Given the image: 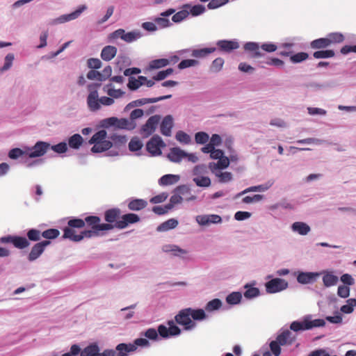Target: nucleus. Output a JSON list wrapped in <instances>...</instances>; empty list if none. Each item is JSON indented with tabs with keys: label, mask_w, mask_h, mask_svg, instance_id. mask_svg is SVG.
I'll return each mask as SVG.
<instances>
[{
	"label": "nucleus",
	"mask_w": 356,
	"mask_h": 356,
	"mask_svg": "<svg viewBox=\"0 0 356 356\" xmlns=\"http://www.w3.org/2000/svg\"><path fill=\"white\" fill-rule=\"evenodd\" d=\"M191 317L193 320L201 321L206 318V314L202 309H193L190 308Z\"/></svg>",
	"instance_id": "obj_48"
},
{
	"label": "nucleus",
	"mask_w": 356,
	"mask_h": 356,
	"mask_svg": "<svg viewBox=\"0 0 356 356\" xmlns=\"http://www.w3.org/2000/svg\"><path fill=\"white\" fill-rule=\"evenodd\" d=\"M330 46L332 44H339L343 42L345 38L341 33H331L327 35Z\"/></svg>",
	"instance_id": "obj_34"
},
{
	"label": "nucleus",
	"mask_w": 356,
	"mask_h": 356,
	"mask_svg": "<svg viewBox=\"0 0 356 356\" xmlns=\"http://www.w3.org/2000/svg\"><path fill=\"white\" fill-rule=\"evenodd\" d=\"M216 50L215 47L210 48H203L200 49H194L192 51V56L195 58H204L208 56L209 54L214 52Z\"/></svg>",
	"instance_id": "obj_36"
},
{
	"label": "nucleus",
	"mask_w": 356,
	"mask_h": 356,
	"mask_svg": "<svg viewBox=\"0 0 356 356\" xmlns=\"http://www.w3.org/2000/svg\"><path fill=\"white\" fill-rule=\"evenodd\" d=\"M310 47L314 49H325L330 47L327 36L313 40L310 43Z\"/></svg>",
	"instance_id": "obj_31"
},
{
	"label": "nucleus",
	"mask_w": 356,
	"mask_h": 356,
	"mask_svg": "<svg viewBox=\"0 0 356 356\" xmlns=\"http://www.w3.org/2000/svg\"><path fill=\"white\" fill-rule=\"evenodd\" d=\"M121 217V211L118 208H113L104 212V220L106 224L111 225L113 229L115 228L116 222H118Z\"/></svg>",
	"instance_id": "obj_13"
},
{
	"label": "nucleus",
	"mask_w": 356,
	"mask_h": 356,
	"mask_svg": "<svg viewBox=\"0 0 356 356\" xmlns=\"http://www.w3.org/2000/svg\"><path fill=\"white\" fill-rule=\"evenodd\" d=\"M27 237L8 235L0 238L1 243H11L17 249H24L30 245L29 241H38L42 236V232L36 229H31L27 232Z\"/></svg>",
	"instance_id": "obj_1"
},
{
	"label": "nucleus",
	"mask_w": 356,
	"mask_h": 356,
	"mask_svg": "<svg viewBox=\"0 0 356 356\" xmlns=\"http://www.w3.org/2000/svg\"><path fill=\"white\" fill-rule=\"evenodd\" d=\"M229 165V160L227 156L220 158L217 163L211 162L209 164V168L211 172L220 171V170L227 168Z\"/></svg>",
	"instance_id": "obj_21"
},
{
	"label": "nucleus",
	"mask_w": 356,
	"mask_h": 356,
	"mask_svg": "<svg viewBox=\"0 0 356 356\" xmlns=\"http://www.w3.org/2000/svg\"><path fill=\"white\" fill-rule=\"evenodd\" d=\"M143 147V143L138 138H132L129 143V150L131 152H136L140 149Z\"/></svg>",
	"instance_id": "obj_63"
},
{
	"label": "nucleus",
	"mask_w": 356,
	"mask_h": 356,
	"mask_svg": "<svg viewBox=\"0 0 356 356\" xmlns=\"http://www.w3.org/2000/svg\"><path fill=\"white\" fill-rule=\"evenodd\" d=\"M217 46L220 51L228 53L239 47L238 43L232 40H219Z\"/></svg>",
	"instance_id": "obj_20"
},
{
	"label": "nucleus",
	"mask_w": 356,
	"mask_h": 356,
	"mask_svg": "<svg viewBox=\"0 0 356 356\" xmlns=\"http://www.w3.org/2000/svg\"><path fill=\"white\" fill-rule=\"evenodd\" d=\"M118 49L115 47L108 45L104 47L101 52V58L105 61H110L117 54Z\"/></svg>",
	"instance_id": "obj_23"
},
{
	"label": "nucleus",
	"mask_w": 356,
	"mask_h": 356,
	"mask_svg": "<svg viewBox=\"0 0 356 356\" xmlns=\"http://www.w3.org/2000/svg\"><path fill=\"white\" fill-rule=\"evenodd\" d=\"M60 234V232L57 229H48L42 232V236L48 241L56 238Z\"/></svg>",
	"instance_id": "obj_47"
},
{
	"label": "nucleus",
	"mask_w": 356,
	"mask_h": 356,
	"mask_svg": "<svg viewBox=\"0 0 356 356\" xmlns=\"http://www.w3.org/2000/svg\"><path fill=\"white\" fill-rule=\"evenodd\" d=\"M165 252H172L175 256L181 257L187 254V251L177 245H165L163 247Z\"/></svg>",
	"instance_id": "obj_41"
},
{
	"label": "nucleus",
	"mask_w": 356,
	"mask_h": 356,
	"mask_svg": "<svg viewBox=\"0 0 356 356\" xmlns=\"http://www.w3.org/2000/svg\"><path fill=\"white\" fill-rule=\"evenodd\" d=\"M186 152L179 147L171 148L168 154V158L174 163H179L185 158Z\"/></svg>",
	"instance_id": "obj_22"
},
{
	"label": "nucleus",
	"mask_w": 356,
	"mask_h": 356,
	"mask_svg": "<svg viewBox=\"0 0 356 356\" xmlns=\"http://www.w3.org/2000/svg\"><path fill=\"white\" fill-rule=\"evenodd\" d=\"M244 49L250 53V57L252 58H258L264 56L261 51V46L257 42H249L244 44Z\"/></svg>",
	"instance_id": "obj_15"
},
{
	"label": "nucleus",
	"mask_w": 356,
	"mask_h": 356,
	"mask_svg": "<svg viewBox=\"0 0 356 356\" xmlns=\"http://www.w3.org/2000/svg\"><path fill=\"white\" fill-rule=\"evenodd\" d=\"M173 127V118L171 115H166L162 120L160 129L161 133L165 136H170L171 135V130Z\"/></svg>",
	"instance_id": "obj_19"
},
{
	"label": "nucleus",
	"mask_w": 356,
	"mask_h": 356,
	"mask_svg": "<svg viewBox=\"0 0 356 356\" xmlns=\"http://www.w3.org/2000/svg\"><path fill=\"white\" fill-rule=\"evenodd\" d=\"M193 181L200 187H208L211 185V179L208 177H195Z\"/></svg>",
	"instance_id": "obj_53"
},
{
	"label": "nucleus",
	"mask_w": 356,
	"mask_h": 356,
	"mask_svg": "<svg viewBox=\"0 0 356 356\" xmlns=\"http://www.w3.org/2000/svg\"><path fill=\"white\" fill-rule=\"evenodd\" d=\"M320 275L319 273L301 272L298 275L297 280L302 284H310L314 282Z\"/></svg>",
	"instance_id": "obj_16"
},
{
	"label": "nucleus",
	"mask_w": 356,
	"mask_h": 356,
	"mask_svg": "<svg viewBox=\"0 0 356 356\" xmlns=\"http://www.w3.org/2000/svg\"><path fill=\"white\" fill-rule=\"evenodd\" d=\"M136 350L135 345L132 343H120L118 344L115 350L107 349V350H111L113 352V356H128V354L131 352H134Z\"/></svg>",
	"instance_id": "obj_14"
},
{
	"label": "nucleus",
	"mask_w": 356,
	"mask_h": 356,
	"mask_svg": "<svg viewBox=\"0 0 356 356\" xmlns=\"http://www.w3.org/2000/svg\"><path fill=\"white\" fill-rule=\"evenodd\" d=\"M167 323L168 327L164 325L158 326V332L161 337L168 338L172 336H177L181 333V330L175 324L173 321H168Z\"/></svg>",
	"instance_id": "obj_6"
},
{
	"label": "nucleus",
	"mask_w": 356,
	"mask_h": 356,
	"mask_svg": "<svg viewBox=\"0 0 356 356\" xmlns=\"http://www.w3.org/2000/svg\"><path fill=\"white\" fill-rule=\"evenodd\" d=\"M160 120L161 117L158 115L151 116L141 127L140 134L145 137L149 136L156 130Z\"/></svg>",
	"instance_id": "obj_8"
},
{
	"label": "nucleus",
	"mask_w": 356,
	"mask_h": 356,
	"mask_svg": "<svg viewBox=\"0 0 356 356\" xmlns=\"http://www.w3.org/2000/svg\"><path fill=\"white\" fill-rule=\"evenodd\" d=\"M218 178V181L220 183H227L232 179V174L229 172H221L218 171L215 172H212Z\"/></svg>",
	"instance_id": "obj_44"
},
{
	"label": "nucleus",
	"mask_w": 356,
	"mask_h": 356,
	"mask_svg": "<svg viewBox=\"0 0 356 356\" xmlns=\"http://www.w3.org/2000/svg\"><path fill=\"white\" fill-rule=\"evenodd\" d=\"M87 7L85 5H82L79 6L75 11L66 15H63L60 16L58 19H56V22L58 23H65L66 22H69L73 19L78 18L80 15L86 10Z\"/></svg>",
	"instance_id": "obj_17"
},
{
	"label": "nucleus",
	"mask_w": 356,
	"mask_h": 356,
	"mask_svg": "<svg viewBox=\"0 0 356 356\" xmlns=\"http://www.w3.org/2000/svg\"><path fill=\"white\" fill-rule=\"evenodd\" d=\"M224 65V59L219 57L216 58L211 63L210 70L213 72H220Z\"/></svg>",
	"instance_id": "obj_51"
},
{
	"label": "nucleus",
	"mask_w": 356,
	"mask_h": 356,
	"mask_svg": "<svg viewBox=\"0 0 356 356\" xmlns=\"http://www.w3.org/2000/svg\"><path fill=\"white\" fill-rule=\"evenodd\" d=\"M196 220L201 225H207L210 223H219L222 221L221 217L216 214L198 216Z\"/></svg>",
	"instance_id": "obj_18"
},
{
	"label": "nucleus",
	"mask_w": 356,
	"mask_h": 356,
	"mask_svg": "<svg viewBox=\"0 0 356 356\" xmlns=\"http://www.w3.org/2000/svg\"><path fill=\"white\" fill-rule=\"evenodd\" d=\"M177 225L178 221L176 219L170 218L159 225L157 227V231L166 232L168 230L175 228Z\"/></svg>",
	"instance_id": "obj_30"
},
{
	"label": "nucleus",
	"mask_w": 356,
	"mask_h": 356,
	"mask_svg": "<svg viewBox=\"0 0 356 356\" xmlns=\"http://www.w3.org/2000/svg\"><path fill=\"white\" fill-rule=\"evenodd\" d=\"M191 318L190 308L181 309L175 317L176 322L183 325L185 330H191L195 327V323Z\"/></svg>",
	"instance_id": "obj_5"
},
{
	"label": "nucleus",
	"mask_w": 356,
	"mask_h": 356,
	"mask_svg": "<svg viewBox=\"0 0 356 356\" xmlns=\"http://www.w3.org/2000/svg\"><path fill=\"white\" fill-rule=\"evenodd\" d=\"M179 180V175L169 174L161 177L159 181V183L161 186H168L177 183Z\"/></svg>",
	"instance_id": "obj_29"
},
{
	"label": "nucleus",
	"mask_w": 356,
	"mask_h": 356,
	"mask_svg": "<svg viewBox=\"0 0 356 356\" xmlns=\"http://www.w3.org/2000/svg\"><path fill=\"white\" fill-rule=\"evenodd\" d=\"M106 138V131L105 130H100L95 133L92 137L90 139V144H99V142L103 141Z\"/></svg>",
	"instance_id": "obj_40"
},
{
	"label": "nucleus",
	"mask_w": 356,
	"mask_h": 356,
	"mask_svg": "<svg viewBox=\"0 0 356 356\" xmlns=\"http://www.w3.org/2000/svg\"><path fill=\"white\" fill-rule=\"evenodd\" d=\"M291 333L289 330H285L279 334L276 340L282 345H285L286 343H291L293 341L292 338L291 337Z\"/></svg>",
	"instance_id": "obj_37"
},
{
	"label": "nucleus",
	"mask_w": 356,
	"mask_h": 356,
	"mask_svg": "<svg viewBox=\"0 0 356 356\" xmlns=\"http://www.w3.org/2000/svg\"><path fill=\"white\" fill-rule=\"evenodd\" d=\"M209 139V136L206 132L200 131L195 135V140L197 144H205L208 142Z\"/></svg>",
	"instance_id": "obj_57"
},
{
	"label": "nucleus",
	"mask_w": 356,
	"mask_h": 356,
	"mask_svg": "<svg viewBox=\"0 0 356 356\" xmlns=\"http://www.w3.org/2000/svg\"><path fill=\"white\" fill-rule=\"evenodd\" d=\"M85 225L87 224L91 229L84 230L85 232H93L92 237L98 236L100 232L113 229L111 225L101 223V218L97 216H89L83 220Z\"/></svg>",
	"instance_id": "obj_3"
},
{
	"label": "nucleus",
	"mask_w": 356,
	"mask_h": 356,
	"mask_svg": "<svg viewBox=\"0 0 356 356\" xmlns=\"http://www.w3.org/2000/svg\"><path fill=\"white\" fill-rule=\"evenodd\" d=\"M175 138L179 142L184 144H189L191 141L190 136L182 131H177Z\"/></svg>",
	"instance_id": "obj_56"
},
{
	"label": "nucleus",
	"mask_w": 356,
	"mask_h": 356,
	"mask_svg": "<svg viewBox=\"0 0 356 356\" xmlns=\"http://www.w3.org/2000/svg\"><path fill=\"white\" fill-rule=\"evenodd\" d=\"M246 291L244 293L245 298L248 299L257 297L259 295V290L256 287H251L249 284L245 286Z\"/></svg>",
	"instance_id": "obj_45"
},
{
	"label": "nucleus",
	"mask_w": 356,
	"mask_h": 356,
	"mask_svg": "<svg viewBox=\"0 0 356 356\" xmlns=\"http://www.w3.org/2000/svg\"><path fill=\"white\" fill-rule=\"evenodd\" d=\"M140 221V217L133 213H127L121 216L118 222H116L115 228L119 229H125L131 224H134Z\"/></svg>",
	"instance_id": "obj_11"
},
{
	"label": "nucleus",
	"mask_w": 356,
	"mask_h": 356,
	"mask_svg": "<svg viewBox=\"0 0 356 356\" xmlns=\"http://www.w3.org/2000/svg\"><path fill=\"white\" fill-rule=\"evenodd\" d=\"M293 46V43H283L280 46V48L284 49L279 52V55L281 56H291V49Z\"/></svg>",
	"instance_id": "obj_62"
},
{
	"label": "nucleus",
	"mask_w": 356,
	"mask_h": 356,
	"mask_svg": "<svg viewBox=\"0 0 356 356\" xmlns=\"http://www.w3.org/2000/svg\"><path fill=\"white\" fill-rule=\"evenodd\" d=\"M189 12L187 10H182L174 14L172 20L175 23H179L188 17Z\"/></svg>",
	"instance_id": "obj_52"
},
{
	"label": "nucleus",
	"mask_w": 356,
	"mask_h": 356,
	"mask_svg": "<svg viewBox=\"0 0 356 356\" xmlns=\"http://www.w3.org/2000/svg\"><path fill=\"white\" fill-rule=\"evenodd\" d=\"M116 127L120 129L131 130L135 128L136 124L131 121V120L121 118L120 120L118 119Z\"/></svg>",
	"instance_id": "obj_39"
},
{
	"label": "nucleus",
	"mask_w": 356,
	"mask_h": 356,
	"mask_svg": "<svg viewBox=\"0 0 356 356\" xmlns=\"http://www.w3.org/2000/svg\"><path fill=\"white\" fill-rule=\"evenodd\" d=\"M287 287L288 282L281 278H274L266 283V289L269 293L280 292Z\"/></svg>",
	"instance_id": "obj_10"
},
{
	"label": "nucleus",
	"mask_w": 356,
	"mask_h": 356,
	"mask_svg": "<svg viewBox=\"0 0 356 356\" xmlns=\"http://www.w3.org/2000/svg\"><path fill=\"white\" fill-rule=\"evenodd\" d=\"M309 58V54L305 52L297 53L290 56V60L293 63H301Z\"/></svg>",
	"instance_id": "obj_50"
},
{
	"label": "nucleus",
	"mask_w": 356,
	"mask_h": 356,
	"mask_svg": "<svg viewBox=\"0 0 356 356\" xmlns=\"http://www.w3.org/2000/svg\"><path fill=\"white\" fill-rule=\"evenodd\" d=\"M101 85L99 83H91L88 86V90L90 92L88 97L90 99H96L98 98V92L97 89Z\"/></svg>",
	"instance_id": "obj_59"
},
{
	"label": "nucleus",
	"mask_w": 356,
	"mask_h": 356,
	"mask_svg": "<svg viewBox=\"0 0 356 356\" xmlns=\"http://www.w3.org/2000/svg\"><path fill=\"white\" fill-rule=\"evenodd\" d=\"M334 56L335 53L332 49L316 51L313 54V56L316 59L332 58Z\"/></svg>",
	"instance_id": "obj_43"
},
{
	"label": "nucleus",
	"mask_w": 356,
	"mask_h": 356,
	"mask_svg": "<svg viewBox=\"0 0 356 356\" xmlns=\"http://www.w3.org/2000/svg\"><path fill=\"white\" fill-rule=\"evenodd\" d=\"M325 322L323 319L311 320L309 316L304 318L302 321H293L290 325V329L294 332L311 330L314 327H323Z\"/></svg>",
	"instance_id": "obj_4"
},
{
	"label": "nucleus",
	"mask_w": 356,
	"mask_h": 356,
	"mask_svg": "<svg viewBox=\"0 0 356 356\" xmlns=\"http://www.w3.org/2000/svg\"><path fill=\"white\" fill-rule=\"evenodd\" d=\"M242 299V294L240 292L236 291L229 294L226 298V302L229 305L238 304Z\"/></svg>",
	"instance_id": "obj_42"
},
{
	"label": "nucleus",
	"mask_w": 356,
	"mask_h": 356,
	"mask_svg": "<svg viewBox=\"0 0 356 356\" xmlns=\"http://www.w3.org/2000/svg\"><path fill=\"white\" fill-rule=\"evenodd\" d=\"M291 229L300 235H307L311 230L310 227L303 222H296L293 223Z\"/></svg>",
	"instance_id": "obj_24"
},
{
	"label": "nucleus",
	"mask_w": 356,
	"mask_h": 356,
	"mask_svg": "<svg viewBox=\"0 0 356 356\" xmlns=\"http://www.w3.org/2000/svg\"><path fill=\"white\" fill-rule=\"evenodd\" d=\"M87 104L92 111H96L100 108L99 98L90 99L89 97L87 98Z\"/></svg>",
	"instance_id": "obj_64"
},
{
	"label": "nucleus",
	"mask_w": 356,
	"mask_h": 356,
	"mask_svg": "<svg viewBox=\"0 0 356 356\" xmlns=\"http://www.w3.org/2000/svg\"><path fill=\"white\" fill-rule=\"evenodd\" d=\"M356 306V299L350 298L347 300V304L341 306V311L344 314H350L353 312L354 307Z\"/></svg>",
	"instance_id": "obj_46"
},
{
	"label": "nucleus",
	"mask_w": 356,
	"mask_h": 356,
	"mask_svg": "<svg viewBox=\"0 0 356 356\" xmlns=\"http://www.w3.org/2000/svg\"><path fill=\"white\" fill-rule=\"evenodd\" d=\"M199 64V61L194 59H186L181 60L179 65L178 68L179 70H184L187 67H193Z\"/></svg>",
	"instance_id": "obj_54"
},
{
	"label": "nucleus",
	"mask_w": 356,
	"mask_h": 356,
	"mask_svg": "<svg viewBox=\"0 0 356 356\" xmlns=\"http://www.w3.org/2000/svg\"><path fill=\"white\" fill-rule=\"evenodd\" d=\"M146 76H139L138 79L130 77L129 79L128 87L130 90H135L145 84Z\"/></svg>",
	"instance_id": "obj_28"
},
{
	"label": "nucleus",
	"mask_w": 356,
	"mask_h": 356,
	"mask_svg": "<svg viewBox=\"0 0 356 356\" xmlns=\"http://www.w3.org/2000/svg\"><path fill=\"white\" fill-rule=\"evenodd\" d=\"M113 144L110 140H104L99 142V144H95L91 148V151L94 153H101L109 149L112 147Z\"/></svg>",
	"instance_id": "obj_25"
},
{
	"label": "nucleus",
	"mask_w": 356,
	"mask_h": 356,
	"mask_svg": "<svg viewBox=\"0 0 356 356\" xmlns=\"http://www.w3.org/2000/svg\"><path fill=\"white\" fill-rule=\"evenodd\" d=\"M85 227V222L81 218H72L68 220L67 226L63 229V238H68L74 242H79L85 238H92L93 232L81 231L77 233L76 229H81Z\"/></svg>",
	"instance_id": "obj_2"
},
{
	"label": "nucleus",
	"mask_w": 356,
	"mask_h": 356,
	"mask_svg": "<svg viewBox=\"0 0 356 356\" xmlns=\"http://www.w3.org/2000/svg\"><path fill=\"white\" fill-rule=\"evenodd\" d=\"M222 306V302L220 299L216 298L211 301H209L205 309L208 312H212L214 310H217L220 309Z\"/></svg>",
	"instance_id": "obj_49"
},
{
	"label": "nucleus",
	"mask_w": 356,
	"mask_h": 356,
	"mask_svg": "<svg viewBox=\"0 0 356 356\" xmlns=\"http://www.w3.org/2000/svg\"><path fill=\"white\" fill-rule=\"evenodd\" d=\"M175 190L176 193L179 194V195L185 197V199L187 201L194 200L196 199L195 195L187 196L188 195H190V188L186 185L179 186Z\"/></svg>",
	"instance_id": "obj_32"
},
{
	"label": "nucleus",
	"mask_w": 356,
	"mask_h": 356,
	"mask_svg": "<svg viewBox=\"0 0 356 356\" xmlns=\"http://www.w3.org/2000/svg\"><path fill=\"white\" fill-rule=\"evenodd\" d=\"M184 197L179 195L177 193L174 191V195H172L170 200V203L168 204V209H172L173 207L179 203H181L183 200Z\"/></svg>",
	"instance_id": "obj_61"
},
{
	"label": "nucleus",
	"mask_w": 356,
	"mask_h": 356,
	"mask_svg": "<svg viewBox=\"0 0 356 356\" xmlns=\"http://www.w3.org/2000/svg\"><path fill=\"white\" fill-rule=\"evenodd\" d=\"M147 202L143 199H135L130 201L128 204V208L131 211H140L145 208Z\"/></svg>",
	"instance_id": "obj_26"
},
{
	"label": "nucleus",
	"mask_w": 356,
	"mask_h": 356,
	"mask_svg": "<svg viewBox=\"0 0 356 356\" xmlns=\"http://www.w3.org/2000/svg\"><path fill=\"white\" fill-rule=\"evenodd\" d=\"M51 244V241L44 240L35 243L32 248L28 255V259L30 261L36 260L43 253L47 246Z\"/></svg>",
	"instance_id": "obj_12"
},
{
	"label": "nucleus",
	"mask_w": 356,
	"mask_h": 356,
	"mask_svg": "<svg viewBox=\"0 0 356 356\" xmlns=\"http://www.w3.org/2000/svg\"><path fill=\"white\" fill-rule=\"evenodd\" d=\"M165 143L161 138L157 135L154 136L147 143V150L153 156L161 154V147H164Z\"/></svg>",
	"instance_id": "obj_7"
},
{
	"label": "nucleus",
	"mask_w": 356,
	"mask_h": 356,
	"mask_svg": "<svg viewBox=\"0 0 356 356\" xmlns=\"http://www.w3.org/2000/svg\"><path fill=\"white\" fill-rule=\"evenodd\" d=\"M27 150H22L20 148H13L10 150L8 156L11 159H17L24 154L27 155Z\"/></svg>",
	"instance_id": "obj_55"
},
{
	"label": "nucleus",
	"mask_w": 356,
	"mask_h": 356,
	"mask_svg": "<svg viewBox=\"0 0 356 356\" xmlns=\"http://www.w3.org/2000/svg\"><path fill=\"white\" fill-rule=\"evenodd\" d=\"M170 64V60L166 58H160L152 60L149 64L150 70L159 69Z\"/></svg>",
	"instance_id": "obj_38"
},
{
	"label": "nucleus",
	"mask_w": 356,
	"mask_h": 356,
	"mask_svg": "<svg viewBox=\"0 0 356 356\" xmlns=\"http://www.w3.org/2000/svg\"><path fill=\"white\" fill-rule=\"evenodd\" d=\"M49 148V143L43 141H38L33 147L27 149V155L29 158L40 157L43 156Z\"/></svg>",
	"instance_id": "obj_9"
},
{
	"label": "nucleus",
	"mask_w": 356,
	"mask_h": 356,
	"mask_svg": "<svg viewBox=\"0 0 356 356\" xmlns=\"http://www.w3.org/2000/svg\"><path fill=\"white\" fill-rule=\"evenodd\" d=\"M83 142L82 136L79 134H75L69 138L68 145L71 148L79 149Z\"/></svg>",
	"instance_id": "obj_35"
},
{
	"label": "nucleus",
	"mask_w": 356,
	"mask_h": 356,
	"mask_svg": "<svg viewBox=\"0 0 356 356\" xmlns=\"http://www.w3.org/2000/svg\"><path fill=\"white\" fill-rule=\"evenodd\" d=\"M338 280V277L331 273H326L323 277V282L324 286L326 287H330L336 285Z\"/></svg>",
	"instance_id": "obj_33"
},
{
	"label": "nucleus",
	"mask_w": 356,
	"mask_h": 356,
	"mask_svg": "<svg viewBox=\"0 0 356 356\" xmlns=\"http://www.w3.org/2000/svg\"><path fill=\"white\" fill-rule=\"evenodd\" d=\"M171 97H172L171 95H168L161 96V97H156V98H143V99H137V100L134 101V104L136 106H142L145 104L155 103L159 101L170 99V98H171Z\"/></svg>",
	"instance_id": "obj_27"
},
{
	"label": "nucleus",
	"mask_w": 356,
	"mask_h": 356,
	"mask_svg": "<svg viewBox=\"0 0 356 356\" xmlns=\"http://www.w3.org/2000/svg\"><path fill=\"white\" fill-rule=\"evenodd\" d=\"M124 38H123V40L127 42H132L137 39L140 38L141 36V34L139 32L136 31H131L125 33Z\"/></svg>",
	"instance_id": "obj_58"
},
{
	"label": "nucleus",
	"mask_w": 356,
	"mask_h": 356,
	"mask_svg": "<svg viewBox=\"0 0 356 356\" xmlns=\"http://www.w3.org/2000/svg\"><path fill=\"white\" fill-rule=\"evenodd\" d=\"M173 72V69L168 68L165 70L159 72L156 75L153 76L154 81H161L165 79L168 76L170 75Z\"/></svg>",
	"instance_id": "obj_60"
}]
</instances>
